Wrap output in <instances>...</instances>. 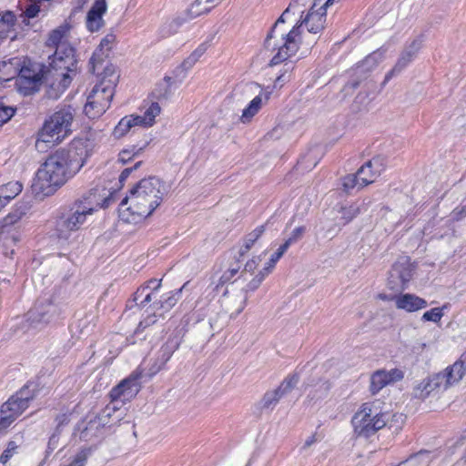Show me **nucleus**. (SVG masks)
<instances>
[{
    "label": "nucleus",
    "mask_w": 466,
    "mask_h": 466,
    "mask_svg": "<svg viewBox=\"0 0 466 466\" xmlns=\"http://www.w3.org/2000/svg\"><path fill=\"white\" fill-rule=\"evenodd\" d=\"M85 147L73 144L49 155L37 171V183L45 196H51L84 167L87 158Z\"/></svg>",
    "instance_id": "nucleus-1"
},
{
    "label": "nucleus",
    "mask_w": 466,
    "mask_h": 466,
    "mask_svg": "<svg viewBox=\"0 0 466 466\" xmlns=\"http://www.w3.org/2000/svg\"><path fill=\"white\" fill-rule=\"evenodd\" d=\"M167 193L165 183L157 177L141 179L120 203L119 217L127 223L147 218L160 205Z\"/></svg>",
    "instance_id": "nucleus-2"
},
{
    "label": "nucleus",
    "mask_w": 466,
    "mask_h": 466,
    "mask_svg": "<svg viewBox=\"0 0 466 466\" xmlns=\"http://www.w3.org/2000/svg\"><path fill=\"white\" fill-rule=\"evenodd\" d=\"M161 285V279H151L143 283L133 294L136 306L147 313V316L139 322L138 329H144L155 324L157 318H164V314L179 299L181 289L160 295Z\"/></svg>",
    "instance_id": "nucleus-3"
},
{
    "label": "nucleus",
    "mask_w": 466,
    "mask_h": 466,
    "mask_svg": "<svg viewBox=\"0 0 466 466\" xmlns=\"http://www.w3.org/2000/svg\"><path fill=\"white\" fill-rule=\"evenodd\" d=\"M95 190L91 189L60 210L56 221V232L59 238L67 239L73 232L82 229L86 224L99 205Z\"/></svg>",
    "instance_id": "nucleus-4"
},
{
    "label": "nucleus",
    "mask_w": 466,
    "mask_h": 466,
    "mask_svg": "<svg viewBox=\"0 0 466 466\" xmlns=\"http://www.w3.org/2000/svg\"><path fill=\"white\" fill-rule=\"evenodd\" d=\"M46 81L52 78L49 97L57 98L71 84L78 71L76 50L68 45H61L50 57Z\"/></svg>",
    "instance_id": "nucleus-5"
},
{
    "label": "nucleus",
    "mask_w": 466,
    "mask_h": 466,
    "mask_svg": "<svg viewBox=\"0 0 466 466\" xmlns=\"http://www.w3.org/2000/svg\"><path fill=\"white\" fill-rule=\"evenodd\" d=\"M326 13V9H320V7L312 9L311 6L307 15L298 22L288 34L281 33V46L278 47V51L272 56L269 66L279 65L299 51L297 37L300 35V28L303 25H306L307 29L310 32L315 34L320 33L325 27Z\"/></svg>",
    "instance_id": "nucleus-6"
},
{
    "label": "nucleus",
    "mask_w": 466,
    "mask_h": 466,
    "mask_svg": "<svg viewBox=\"0 0 466 466\" xmlns=\"http://www.w3.org/2000/svg\"><path fill=\"white\" fill-rule=\"evenodd\" d=\"M75 115V108L69 105L59 107L46 119L37 132L36 147H39L41 142L52 145L61 143L72 131Z\"/></svg>",
    "instance_id": "nucleus-7"
},
{
    "label": "nucleus",
    "mask_w": 466,
    "mask_h": 466,
    "mask_svg": "<svg viewBox=\"0 0 466 466\" xmlns=\"http://www.w3.org/2000/svg\"><path fill=\"white\" fill-rule=\"evenodd\" d=\"M141 377L142 371L136 370L127 378L115 386L109 393L111 402L101 410L95 421H99L103 426L109 424L113 414L119 410L116 402L124 403L129 401L137 395L141 389L139 381Z\"/></svg>",
    "instance_id": "nucleus-8"
},
{
    "label": "nucleus",
    "mask_w": 466,
    "mask_h": 466,
    "mask_svg": "<svg viewBox=\"0 0 466 466\" xmlns=\"http://www.w3.org/2000/svg\"><path fill=\"white\" fill-rule=\"evenodd\" d=\"M387 414L378 410L373 403H363L352 418V425L359 436L370 437L385 427Z\"/></svg>",
    "instance_id": "nucleus-9"
},
{
    "label": "nucleus",
    "mask_w": 466,
    "mask_h": 466,
    "mask_svg": "<svg viewBox=\"0 0 466 466\" xmlns=\"http://www.w3.org/2000/svg\"><path fill=\"white\" fill-rule=\"evenodd\" d=\"M103 85L104 84H96L87 96L84 112L89 118L99 117L110 106L114 90Z\"/></svg>",
    "instance_id": "nucleus-10"
},
{
    "label": "nucleus",
    "mask_w": 466,
    "mask_h": 466,
    "mask_svg": "<svg viewBox=\"0 0 466 466\" xmlns=\"http://www.w3.org/2000/svg\"><path fill=\"white\" fill-rule=\"evenodd\" d=\"M291 67L285 64V70L282 74H280L274 81L272 88L268 86L265 91L258 96H256L248 104L247 107H245L242 111V115L240 116V121L242 123H248L254 116H256L258 111L261 109L263 105V97L265 102H268L270 95L272 94L273 89L281 88L286 83L290 80V72Z\"/></svg>",
    "instance_id": "nucleus-11"
},
{
    "label": "nucleus",
    "mask_w": 466,
    "mask_h": 466,
    "mask_svg": "<svg viewBox=\"0 0 466 466\" xmlns=\"http://www.w3.org/2000/svg\"><path fill=\"white\" fill-rule=\"evenodd\" d=\"M305 6V0H291L289 6L285 9L282 15L275 22L271 30L267 35V37L264 41V47L266 50L270 51L271 53L278 51V47L281 46L280 34H277L278 25L280 23H285L286 19L289 17L290 14L300 15V17H302Z\"/></svg>",
    "instance_id": "nucleus-12"
},
{
    "label": "nucleus",
    "mask_w": 466,
    "mask_h": 466,
    "mask_svg": "<svg viewBox=\"0 0 466 466\" xmlns=\"http://www.w3.org/2000/svg\"><path fill=\"white\" fill-rule=\"evenodd\" d=\"M414 266L409 257L400 258L391 267L388 284L392 289H405L412 279Z\"/></svg>",
    "instance_id": "nucleus-13"
},
{
    "label": "nucleus",
    "mask_w": 466,
    "mask_h": 466,
    "mask_svg": "<svg viewBox=\"0 0 466 466\" xmlns=\"http://www.w3.org/2000/svg\"><path fill=\"white\" fill-rule=\"evenodd\" d=\"M248 302L247 294L235 284L227 289L221 299V306L229 319L237 318L245 309Z\"/></svg>",
    "instance_id": "nucleus-14"
},
{
    "label": "nucleus",
    "mask_w": 466,
    "mask_h": 466,
    "mask_svg": "<svg viewBox=\"0 0 466 466\" xmlns=\"http://www.w3.org/2000/svg\"><path fill=\"white\" fill-rule=\"evenodd\" d=\"M421 45L422 40L416 38L405 47L393 68L386 74L383 85L389 82L394 76L400 74L413 60Z\"/></svg>",
    "instance_id": "nucleus-15"
},
{
    "label": "nucleus",
    "mask_w": 466,
    "mask_h": 466,
    "mask_svg": "<svg viewBox=\"0 0 466 466\" xmlns=\"http://www.w3.org/2000/svg\"><path fill=\"white\" fill-rule=\"evenodd\" d=\"M106 10V0L94 1L86 17V27L89 32H98L105 25V20L103 16Z\"/></svg>",
    "instance_id": "nucleus-16"
},
{
    "label": "nucleus",
    "mask_w": 466,
    "mask_h": 466,
    "mask_svg": "<svg viewBox=\"0 0 466 466\" xmlns=\"http://www.w3.org/2000/svg\"><path fill=\"white\" fill-rule=\"evenodd\" d=\"M444 383L441 373H436L418 383L414 387L412 394L417 399L424 400L435 390L441 388L444 389Z\"/></svg>",
    "instance_id": "nucleus-17"
},
{
    "label": "nucleus",
    "mask_w": 466,
    "mask_h": 466,
    "mask_svg": "<svg viewBox=\"0 0 466 466\" xmlns=\"http://www.w3.org/2000/svg\"><path fill=\"white\" fill-rule=\"evenodd\" d=\"M383 170V160L380 157H373L367 161L357 172L361 181L360 185L367 186L373 183Z\"/></svg>",
    "instance_id": "nucleus-18"
},
{
    "label": "nucleus",
    "mask_w": 466,
    "mask_h": 466,
    "mask_svg": "<svg viewBox=\"0 0 466 466\" xmlns=\"http://www.w3.org/2000/svg\"><path fill=\"white\" fill-rule=\"evenodd\" d=\"M466 373V352L462 353L460 359L451 366L448 367L441 373L444 380V389L460 381Z\"/></svg>",
    "instance_id": "nucleus-19"
},
{
    "label": "nucleus",
    "mask_w": 466,
    "mask_h": 466,
    "mask_svg": "<svg viewBox=\"0 0 466 466\" xmlns=\"http://www.w3.org/2000/svg\"><path fill=\"white\" fill-rule=\"evenodd\" d=\"M394 301L397 309H403L407 312L418 311L428 306L424 299L411 293L396 296Z\"/></svg>",
    "instance_id": "nucleus-20"
},
{
    "label": "nucleus",
    "mask_w": 466,
    "mask_h": 466,
    "mask_svg": "<svg viewBox=\"0 0 466 466\" xmlns=\"http://www.w3.org/2000/svg\"><path fill=\"white\" fill-rule=\"evenodd\" d=\"M72 27L70 21L65 20L63 24L50 32L46 41L47 46L57 48L61 45H67L65 40L67 39Z\"/></svg>",
    "instance_id": "nucleus-21"
},
{
    "label": "nucleus",
    "mask_w": 466,
    "mask_h": 466,
    "mask_svg": "<svg viewBox=\"0 0 466 466\" xmlns=\"http://www.w3.org/2000/svg\"><path fill=\"white\" fill-rule=\"evenodd\" d=\"M100 68L103 69L102 72H99V69H97L95 73L101 76V80L98 84H104V86H106V87L115 90L119 79V75L116 73V67L106 62V65H103Z\"/></svg>",
    "instance_id": "nucleus-22"
},
{
    "label": "nucleus",
    "mask_w": 466,
    "mask_h": 466,
    "mask_svg": "<svg viewBox=\"0 0 466 466\" xmlns=\"http://www.w3.org/2000/svg\"><path fill=\"white\" fill-rule=\"evenodd\" d=\"M23 189V185L18 181H10L0 186V206H4L15 198Z\"/></svg>",
    "instance_id": "nucleus-23"
},
{
    "label": "nucleus",
    "mask_w": 466,
    "mask_h": 466,
    "mask_svg": "<svg viewBox=\"0 0 466 466\" xmlns=\"http://www.w3.org/2000/svg\"><path fill=\"white\" fill-rule=\"evenodd\" d=\"M16 15L14 12L6 10L0 12V37L7 38L8 34L15 30Z\"/></svg>",
    "instance_id": "nucleus-24"
},
{
    "label": "nucleus",
    "mask_w": 466,
    "mask_h": 466,
    "mask_svg": "<svg viewBox=\"0 0 466 466\" xmlns=\"http://www.w3.org/2000/svg\"><path fill=\"white\" fill-rule=\"evenodd\" d=\"M161 112V107L157 102H152L146 109L142 116H135V120L137 121L139 126L151 127L155 123V118Z\"/></svg>",
    "instance_id": "nucleus-25"
},
{
    "label": "nucleus",
    "mask_w": 466,
    "mask_h": 466,
    "mask_svg": "<svg viewBox=\"0 0 466 466\" xmlns=\"http://www.w3.org/2000/svg\"><path fill=\"white\" fill-rule=\"evenodd\" d=\"M265 232V226L261 225L257 227L254 230L248 233L244 238V244L239 249V256H245L250 248L254 246L256 241L263 235Z\"/></svg>",
    "instance_id": "nucleus-26"
},
{
    "label": "nucleus",
    "mask_w": 466,
    "mask_h": 466,
    "mask_svg": "<svg viewBox=\"0 0 466 466\" xmlns=\"http://www.w3.org/2000/svg\"><path fill=\"white\" fill-rule=\"evenodd\" d=\"M390 384L385 370H379L370 376V391L372 395L377 394L385 386Z\"/></svg>",
    "instance_id": "nucleus-27"
},
{
    "label": "nucleus",
    "mask_w": 466,
    "mask_h": 466,
    "mask_svg": "<svg viewBox=\"0 0 466 466\" xmlns=\"http://www.w3.org/2000/svg\"><path fill=\"white\" fill-rule=\"evenodd\" d=\"M318 34L310 32L307 29V32L303 33L300 28V35L297 37V43L299 45V49L302 48V54L309 52L313 46L317 43L319 36Z\"/></svg>",
    "instance_id": "nucleus-28"
},
{
    "label": "nucleus",
    "mask_w": 466,
    "mask_h": 466,
    "mask_svg": "<svg viewBox=\"0 0 466 466\" xmlns=\"http://www.w3.org/2000/svg\"><path fill=\"white\" fill-rule=\"evenodd\" d=\"M18 397L11 396L6 402L3 404V408L9 412L16 420L27 408L25 402L17 400Z\"/></svg>",
    "instance_id": "nucleus-29"
},
{
    "label": "nucleus",
    "mask_w": 466,
    "mask_h": 466,
    "mask_svg": "<svg viewBox=\"0 0 466 466\" xmlns=\"http://www.w3.org/2000/svg\"><path fill=\"white\" fill-rule=\"evenodd\" d=\"M109 51L98 46L89 60L90 71L96 73L97 69H100V67L106 63V59L109 56Z\"/></svg>",
    "instance_id": "nucleus-30"
},
{
    "label": "nucleus",
    "mask_w": 466,
    "mask_h": 466,
    "mask_svg": "<svg viewBox=\"0 0 466 466\" xmlns=\"http://www.w3.org/2000/svg\"><path fill=\"white\" fill-rule=\"evenodd\" d=\"M139 126L137 121L135 120V116L123 117L116 127L114 128L113 135L116 138H120L125 136L131 127Z\"/></svg>",
    "instance_id": "nucleus-31"
},
{
    "label": "nucleus",
    "mask_w": 466,
    "mask_h": 466,
    "mask_svg": "<svg viewBox=\"0 0 466 466\" xmlns=\"http://www.w3.org/2000/svg\"><path fill=\"white\" fill-rule=\"evenodd\" d=\"M220 0H196L192 5L188 12L191 14V16H197L201 15L202 13H207L210 11V9L218 5Z\"/></svg>",
    "instance_id": "nucleus-32"
},
{
    "label": "nucleus",
    "mask_w": 466,
    "mask_h": 466,
    "mask_svg": "<svg viewBox=\"0 0 466 466\" xmlns=\"http://www.w3.org/2000/svg\"><path fill=\"white\" fill-rule=\"evenodd\" d=\"M209 45L208 42L200 44L182 63L185 69L191 68L199 58L206 53Z\"/></svg>",
    "instance_id": "nucleus-33"
},
{
    "label": "nucleus",
    "mask_w": 466,
    "mask_h": 466,
    "mask_svg": "<svg viewBox=\"0 0 466 466\" xmlns=\"http://www.w3.org/2000/svg\"><path fill=\"white\" fill-rule=\"evenodd\" d=\"M187 22V17L177 15L167 22L162 27V34L164 36H169L177 32L179 27Z\"/></svg>",
    "instance_id": "nucleus-34"
},
{
    "label": "nucleus",
    "mask_w": 466,
    "mask_h": 466,
    "mask_svg": "<svg viewBox=\"0 0 466 466\" xmlns=\"http://www.w3.org/2000/svg\"><path fill=\"white\" fill-rule=\"evenodd\" d=\"M283 397L281 392L276 389L274 390L267 391L261 399L260 404L262 409H269L277 405L279 400Z\"/></svg>",
    "instance_id": "nucleus-35"
},
{
    "label": "nucleus",
    "mask_w": 466,
    "mask_h": 466,
    "mask_svg": "<svg viewBox=\"0 0 466 466\" xmlns=\"http://www.w3.org/2000/svg\"><path fill=\"white\" fill-rule=\"evenodd\" d=\"M287 250L286 246L280 245L277 251L271 255L269 260L260 271L266 276L271 273L277 262L282 258Z\"/></svg>",
    "instance_id": "nucleus-36"
},
{
    "label": "nucleus",
    "mask_w": 466,
    "mask_h": 466,
    "mask_svg": "<svg viewBox=\"0 0 466 466\" xmlns=\"http://www.w3.org/2000/svg\"><path fill=\"white\" fill-rule=\"evenodd\" d=\"M172 78L165 76L163 82L159 83L157 87L153 91L154 96L157 99L167 98L171 93Z\"/></svg>",
    "instance_id": "nucleus-37"
},
{
    "label": "nucleus",
    "mask_w": 466,
    "mask_h": 466,
    "mask_svg": "<svg viewBox=\"0 0 466 466\" xmlns=\"http://www.w3.org/2000/svg\"><path fill=\"white\" fill-rule=\"evenodd\" d=\"M386 49L379 48L377 51L371 53L362 61L361 67L370 69L371 67L376 66L380 61H382Z\"/></svg>",
    "instance_id": "nucleus-38"
},
{
    "label": "nucleus",
    "mask_w": 466,
    "mask_h": 466,
    "mask_svg": "<svg viewBox=\"0 0 466 466\" xmlns=\"http://www.w3.org/2000/svg\"><path fill=\"white\" fill-rule=\"evenodd\" d=\"M360 184L361 181L358 173L345 176L342 178V188L346 193H350L356 187L359 188L363 187L364 186H361Z\"/></svg>",
    "instance_id": "nucleus-39"
},
{
    "label": "nucleus",
    "mask_w": 466,
    "mask_h": 466,
    "mask_svg": "<svg viewBox=\"0 0 466 466\" xmlns=\"http://www.w3.org/2000/svg\"><path fill=\"white\" fill-rule=\"evenodd\" d=\"M361 211L360 207L352 204L349 207H342L340 208L341 213V219L344 221V224H348L354 218H356Z\"/></svg>",
    "instance_id": "nucleus-40"
},
{
    "label": "nucleus",
    "mask_w": 466,
    "mask_h": 466,
    "mask_svg": "<svg viewBox=\"0 0 466 466\" xmlns=\"http://www.w3.org/2000/svg\"><path fill=\"white\" fill-rule=\"evenodd\" d=\"M299 380V377L298 374L289 375L281 382V384L277 389L284 396L290 392L295 388Z\"/></svg>",
    "instance_id": "nucleus-41"
},
{
    "label": "nucleus",
    "mask_w": 466,
    "mask_h": 466,
    "mask_svg": "<svg viewBox=\"0 0 466 466\" xmlns=\"http://www.w3.org/2000/svg\"><path fill=\"white\" fill-rule=\"evenodd\" d=\"M267 276L259 271L245 287H239L240 290H244L248 299V294L256 291Z\"/></svg>",
    "instance_id": "nucleus-42"
},
{
    "label": "nucleus",
    "mask_w": 466,
    "mask_h": 466,
    "mask_svg": "<svg viewBox=\"0 0 466 466\" xmlns=\"http://www.w3.org/2000/svg\"><path fill=\"white\" fill-rule=\"evenodd\" d=\"M444 309H447V305H444L441 308H433V309L424 312L422 317H421V319L423 321H432V322L437 323L443 317L442 310Z\"/></svg>",
    "instance_id": "nucleus-43"
},
{
    "label": "nucleus",
    "mask_w": 466,
    "mask_h": 466,
    "mask_svg": "<svg viewBox=\"0 0 466 466\" xmlns=\"http://www.w3.org/2000/svg\"><path fill=\"white\" fill-rule=\"evenodd\" d=\"M30 387L31 385L27 384L14 395L18 397L17 400H20L21 402H25L28 407L30 400L35 397V390H31Z\"/></svg>",
    "instance_id": "nucleus-44"
},
{
    "label": "nucleus",
    "mask_w": 466,
    "mask_h": 466,
    "mask_svg": "<svg viewBox=\"0 0 466 466\" xmlns=\"http://www.w3.org/2000/svg\"><path fill=\"white\" fill-rule=\"evenodd\" d=\"M21 218H22V212H20L18 210L11 212L6 217H5L2 220H0V228L2 230H5L7 228L17 223Z\"/></svg>",
    "instance_id": "nucleus-45"
},
{
    "label": "nucleus",
    "mask_w": 466,
    "mask_h": 466,
    "mask_svg": "<svg viewBox=\"0 0 466 466\" xmlns=\"http://www.w3.org/2000/svg\"><path fill=\"white\" fill-rule=\"evenodd\" d=\"M306 232V227L300 226L296 228H294L290 234V237L285 240V242L282 244L283 246H286V248L289 249V248L299 241Z\"/></svg>",
    "instance_id": "nucleus-46"
},
{
    "label": "nucleus",
    "mask_w": 466,
    "mask_h": 466,
    "mask_svg": "<svg viewBox=\"0 0 466 466\" xmlns=\"http://www.w3.org/2000/svg\"><path fill=\"white\" fill-rule=\"evenodd\" d=\"M18 449V445L13 441H10L7 443L6 449L3 451V453L0 456V462L3 464H5L8 462V461L16 453Z\"/></svg>",
    "instance_id": "nucleus-47"
},
{
    "label": "nucleus",
    "mask_w": 466,
    "mask_h": 466,
    "mask_svg": "<svg viewBox=\"0 0 466 466\" xmlns=\"http://www.w3.org/2000/svg\"><path fill=\"white\" fill-rule=\"evenodd\" d=\"M239 271V267L231 268L226 270L219 278L218 283L216 285V289H218L220 286L229 282Z\"/></svg>",
    "instance_id": "nucleus-48"
},
{
    "label": "nucleus",
    "mask_w": 466,
    "mask_h": 466,
    "mask_svg": "<svg viewBox=\"0 0 466 466\" xmlns=\"http://www.w3.org/2000/svg\"><path fill=\"white\" fill-rule=\"evenodd\" d=\"M142 150V147L136 149L135 147H133L131 149H123L120 151L118 155V161L122 164H126L128 161H130L135 156L138 155L139 152Z\"/></svg>",
    "instance_id": "nucleus-49"
},
{
    "label": "nucleus",
    "mask_w": 466,
    "mask_h": 466,
    "mask_svg": "<svg viewBox=\"0 0 466 466\" xmlns=\"http://www.w3.org/2000/svg\"><path fill=\"white\" fill-rule=\"evenodd\" d=\"M15 420L14 416L9 412L7 413L2 405L0 408V431L8 428Z\"/></svg>",
    "instance_id": "nucleus-50"
},
{
    "label": "nucleus",
    "mask_w": 466,
    "mask_h": 466,
    "mask_svg": "<svg viewBox=\"0 0 466 466\" xmlns=\"http://www.w3.org/2000/svg\"><path fill=\"white\" fill-rule=\"evenodd\" d=\"M15 114V109L11 106L0 104V126L6 123Z\"/></svg>",
    "instance_id": "nucleus-51"
},
{
    "label": "nucleus",
    "mask_w": 466,
    "mask_h": 466,
    "mask_svg": "<svg viewBox=\"0 0 466 466\" xmlns=\"http://www.w3.org/2000/svg\"><path fill=\"white\" fill-rule=\"evenodd\" d=\"M116 35L113 33H109L101 39L99 46H101V48H104L105 50L111 52L113 46L116 42Z\"/></svg>",
    "instance_id": "nucleus-52"
},
{
    "label": "nucleus",
    "mask_w": 466,
    "mask_h": 466,
    "mask_svg": "<svg viewBox=\"0 0 466 466\" xmlns=\"http://www.w3.org/2000/svg\"><path fill=\"white\" fill-rule=\"evenodd\" d=\"M260 261H261V258L259 256L253 257L251 259L247 261V263L245 264L244 270L241 272L240 277L244 278V275L246 272H253L257 268V267Z\"/></svg>",
    "instance_id": "nucleus-53"
},
{
    "label": "nucleus",
    "mask_w": 466,
    "mask_h": 466,
    "mask_svg": "<svg viewBox=\"0 0 466 466\" xmlns=\"http://www.w3.org/2000/svg\"><path fill=\"white\" fill-rule=\"evenodd\" d=\"M386 375L390 383L401 380L404 377L403 371L399 369H392L389 371L386 370Z\"/></svg>",
    "instance_id": "nucleus-54"
},
{
    "label": "nucleus",
    "mask_w": 466,
    "mask_h": 466,
    "mask_svg": "<svg viewBox=\"0 0 466 466\" xmlns=\"http://www.w3.org/2000/svg\"><path fill=\"white\" fill-rule=\"evenodd\" d=\"M39 12V5L37 4H31L25 8L23 15H25V18H35V16H37Z\"/></svg>",
    "instance_id": "nucleus-55"
},
{
    "label": "nucleus",
    "mask_w": 466,
    "mask_h": 466,
    "mask_svg": "<svg viewBox=\"0 0 466 466\" xmlns=\"http://www.w3.org/2000/svg\"><path fill=\"white\" fill-rule=\"evenodd\" d=\"M20 76L25 79L30 80L33 83H37L41 80V77L38 74H34L31 76V71L28 68L23 67L20 71Z\"/></svg>",
    "instance_id": "nucleus-56"
},
{
    "label": "nucleus",
    "mask_w": 466,
    "mask_h": 466,
    "mask_svg": "<svg viewBox=\"0 0 466 466\" xmlns=\"http://www.w3.org/2000/svg\"><path fill=\"white\" fill-rule=\"evenodd\" d=\"M141 164L142 161H138L133 167L125 168L119 175V182L123 183L134 170L141 166Z\"/></svg>",
    "instance_id": "nucleus-57"
},
{
    "label": "nucleus",
    "mask_w": 466,
    "mask_h": 466,
    "mask_svg": "<svg viewBox=\"0 0 466 466\" xmlns=\"http://www.w3.org/2000/svg\"><path fill=\"white\" fill-rule=\"evenodd\" d=\"M69 420H70L69 414H67V413H62V414L57 415L56 418V431L60 432V428L64 425L68 424Z\"/></svg>",
    "instance_id": "nucleus-58"
},
{
    "label": "nucleus",
    "mask_w": 466,
    "mask_h": 466,
    "mask_svg": "<svg viewBox=\"0 0 466 466\" xmlns=\"http://www.w3.org/2000/svg\"><path fill=\"white\" fill-rule=\"evenodd\" d=\"M334 0H314L312 5V9H315L317 7H320V9H326L330 5L333 4Z\"/></svg>",
    "instance_id": "nucleus-59"
},
{
    "label": "nucleus",
    "mask_w": 466,
    "mask_h": 466,
    "mask_svg": "<svg viewBox=\"0 0 466 466\" xmlns=\"http://www.w3.org/2000/svg\"><path fill=\"white\" fill-rule=\"evenodd\" d=\"M260 88V86L258 84H248L242 88L243 93L252 92L253 88Z\"/></svg>",
    "instance_id": "nucleus-60"
},
{
    "label": "nucleus",
    "mask_w": 466,
    "mask_h": 466,
    "mask_svg": "<svg viewBox=\"0 0 466 466\" xmlns=\"http://www.w3.org/2000/svg\"><path fill=\"white\" fill-rule=\"evenodd\" d=\"M316 441H317V440H316L315 435H311L310 437H309V438L306 440V441H305V443H304L303 448H304V449H306V448L310 447L314 442H316Z\"/></svg>",
    "instance_id": "nucleus-61"
},
{
    "label": "nucleus",
    "mask_w": 466,
    "mask_h": 466,
    "mask_svg": "<svg viewBox=\"0 0 466 466\" xmlns=\"http://www.w3.org/2000/svg\"><path fill=\"white\" fill-rule=\"evenodd\" d=\"M60 432H55L50 438H49V441H48V447L51 448L53 445H55L57 441V439H58V434Z\"/></svg>",
    "instance_id": "nucleus-62"
},
{
    "label": "nucleus",
    "mask_w": 466,
    "mask_h": 466,
    "mask_svg": "<svg viewBox=\"0 0 466 466\" xmlns=\"http://www.w3.org/2000/svg\"><path fill=\"white\" fill-rule=\"evenodd\" d=\"M162 350L164 351V353H163L164 362L163 363H166L170 359L171 352L167 351L165 349H162Z\"/></svg>",
    "instance_id": "nucleus-63"
},
{
    "label": "nucleus",
    "mask_w": 466,
    "mask_h": 466,
    "mask_svg": "<svg viewBox=\"0 0 466 466\" xmlns=\"http://www.w3.org/2000/svg\"><path fill=\"white\" fill-rule=\"evenodd\" d=\"M323 388H324V394H327V392L329 391V388H330V384L328 382V381H325L323 384H322Z\"/></svg>",
    "instance_id": "nucleus-64"
}]
</instances>
